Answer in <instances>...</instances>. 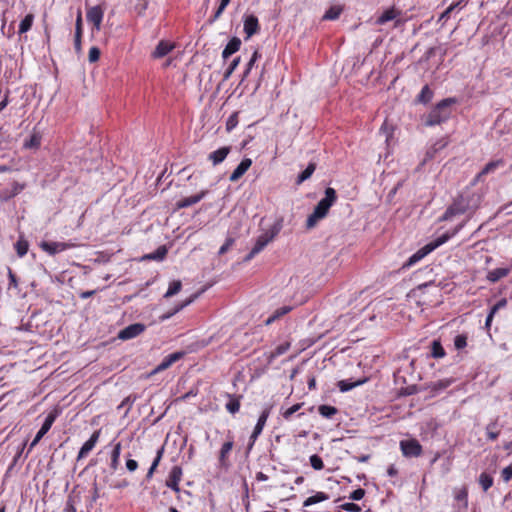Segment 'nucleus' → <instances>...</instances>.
I'll return each instance as SVG.
<instances>
[{
    "mask_svg": "<svg viewBox=\"0 0 512 512\" xmlns=\"http://www.w3.org/2000/svg\"><path fill=\"white\" fill-rule=\"evenodd\" d=\"M40 247L43 251L47 252L48 254L55 255L60 252L71 249L75 247V245L70 242L43 241L41 242Z\"/></svg>",
    "mask_w": 512,
    "mask_h": 512,
    "instance_id": "423d86ee",
    "label": "nucleus"
},
{
    "mask_svg": "<svg viewBox=\"0 0 512 512\" xmlns=\"http://www.w3.org/2000/svg\"><path fill=\"white\" fill-rule=\"evenodd\" d=\"M238 115L237 113H234L233 115H231L228 120H227V123H226V127H227V130L230 131L232 130L233 128L236 127L237 123H238Z\"/></svg>",
    "mask_w": 512,
    "mask_h": 512,
    "instance_id": "5fc2aeb1",
    "label": "nucleus"
},
{
    "mask_svg": "<svg viewBox=\"0 0 512 512\" xmlns=\"http://www.w3.org/2000/svg\"><path fill=\"white\" fill-rule=\"evenodd\" d=\"M104 12L100 6H93L88 9L86 17L88 22L92 23L97 31L100 30Z\"/></svg>",
    "mask_w": 512,
    "mask_h": 512,
    "instance_id": "ddd939ff",
    "label": "nucleus"
},
{
    "mask_svg": "<svg viewBox=\"0 0 512 512\" xmlns=\"http://www.w3.org/2000/svg\"><path fill=\"white\" fill-rule=\"evenodd\" d=\"M342 13V8L340 6H332L330 7L324 14V20H336Z\"/></svg>",
    "mask_w": 512,
    "mask_h": 512,
    "instance_id": "f704fd0d",
    "label": "nucleus"
},
{
    "mask_svg": "<svg viewBox=\"0 0 512 512\" xmlns=\"http://www.w3.org/2000/svg\"><path fill=\"white\" fill-rule=\"evenodd\" d=\"M279 231V227L273 226L271 229L265 231L260 236H258L253 248L246 255L244 261L248 262L252 260L258 253H260L268 245L269 242H271L275 238Z\"/></svg>",
    "mask_w": 512,
    "mask_h": 512,
    "instance_id": "39448f33",
    "label": "nucleus"
},
{
    "mask_svg": "<svg viewBox=\"0 0 512 512\" xmlns=\"http://www.w3.org/2000/svg\"><path fill=\"white\" fill-rule=\"evenodd\" d=\"M229 401L226 403L225 408L231 414H236L240 409L241 396L227 394Z\"/></svg>",
    "mask_w": 512,
    "mask_h": 512,
    "instance_id": "b1692460",
    "label": "nucleus"
},
{
    "mask_svg": "<svg viewBox=\"0 0 512 512\" xmlns=\"http://www.w3.org/2000/svg\"><path fill=\"white\" fill-rule=\"evenodd\" d=\"M233 243H234V239L228 238L225 241V243L220 247L218 254L219 255L225 254L230 249V247L233 245Z\"/></svg>",
    "mask_w": 512,
    "mask_h": 512,
    "instance_id": "4d7b16f0",
    "label": "nucleus"
},
{
    "mask_svg": "<svg viewBox=\"0 0 512 512\" xmlns=\"http://www.w3.org/2000/svg\"><path fill=\"white\" fill-rule=\"evenodd\" d=\"M481 201V197L478 193L471 191L462 192L459 197L453 202V204L445 212V219L456 215L463 214L466 212L474 211L478 208Z\"/></svg>",
    "mask_w": 512,
    "mask_h": 512,
    "instance_id": "f257e3e1",
    "label": "nucleus"
},
{
    "mask_svg": "<svg viewBox=\"0 0 512 512\" xmlns=\"http://www.w3.org/2000/svg\"><path fill=\"white\" fill-rule=\"evenodd\" d=\"M394 130V125L385 120L378 132L379 139L383 140L387 146H390L393 141Z\"/></svg>",
    "mask_w": 512,
    "mask_h": 512,
    "instance_id": "2eb2a0df",
    "label": "nucleus"
},
{
    "mask_svg": "<svg viewBox=\"0 0 512 512\" xmlns=\"http://www.w3.org/2000/svg\"><path fill=\"white\" fill-rule=\"evenodd\" d=\"M271 410H272V406H267L264 408V410L262 411V413L260 414L259 418H258V421L254 427V430L250 436V440H251V446L254 444V442L256 441V439L259 437V435L262 433L263 431V428L266 424V421L271 413Z\"/></svg>",
    "mask_w": 512,
    "mask_h": 512,
    "instance_id": "1a4fd4ad",
    "label": "nucleus"
},
{
    "mask_svg": "<svg viewBox=\"0 0 512 512\" xmlns=\"http://www.w3.org/2000/svg\"><path fill=\"white\" fill-rule=\"evenodd\" d=\"M315 171V165L313 163H310L307 168L298 175L297 179H296V184L297 185H300L301 183H303L304 181H306L307 179H309L311 177V175L314 173Z\"/></svg>",
    "mask_w": 512,
    "mask_h": 512,
    "instance_id": "72a5a7b5",
    "label": "nucleus"
},
{
    "mask_svg": "<svg viewBox=\"0 0 512 512\" xmlns=\"http://www.w3.org/2000/svg\"><path fill=\"white\" fill-rule=\"evenodd\" d=\"M258 58H260V54L257 50H255L247 64V66L252 69L255 62L258 60Z\"/></svg>",
    "mask_w": 512,
    "mask_h": 512,
    "instance_id": "e2e57ef3",
    "label": "nucleus"
},
{
    "mask_svg": "<svg viewBox=\"0 0 512 512\" xmlns=\"http://www.w3.org/2000/svg\"><path fill=\"white\" fill-rule=\"evenodd\" d=\"M449 239L447 234H444L434 241L426 244L424 247L420 248L413 255H411L408 260L403 264V268H410L419 261H421L425 256L434 251L436 248L444 244Z\"/></svg>",
    "mask_w": 512,
    "mask_h": 512,
    "instance_id": "20e7f679",
    "label": "nucleus"
},
{
    "mask_svg": "<svg viewBox=\"0 0 512 512\" xmlns=\"http://www.w3.org/2000/svg\"><path fill=\"white\" fill-rule=\"evenodd\" d=\"M467 345V337L465 335H457L454 339L456 349H463Z\"/></svg>",
    "mask_w": 512,
    "mask_h": 512,
    "instance_id": "8fccbe9b",
    "label": "nucleus"
},
{
    "mask_svg": "<svg viewBox=\"0 0 512 512\" xmlns=\"http://www.w3.org/2000/svg\"><path fill=\"white\" fill-rule=\"evenodd\" d=\"M319 414L324 418H332L336 413L337 409L330 405H321L318 408Z\"/></svg>",
    "mask_w": 512,
    "mask_h": 512,
    "instance_id": "ea45409f",
    "label": "nucleus"
},
{
    "mask_svg": "<svg viewBox=\"0 0 512 512\" xmlns=\"http://www.w3.org/2000/svg\"><path fill=\"white\" fill-rule=\"evenodd\" d=\"M498 162H488V164L484 167V169L477 174L476 180H478L482 175L490 173L494 171L497 167Z\"/></svg>",
    "mask_w": 512,
    "mask_h": 512,
    "instance_id": "3c124183",
    "label": "nucleus"
},
{
    "mask_svg": "<svg viewBox=\"0 0 512 512\" xmlns=\"http://www.w3.org/2000/svg\"><path fill=\"white\" fill-rule=\"evenodd\" d=\"M364 495H365V491H364V489H362V488H358V489L354 490V491L350 494L349 498H350L351 500L358 501V500H361V499L364 497Z\"/></svg>",
    "mask_w": 512,
    "mask_h": 512,
    "instance_id": "6e6d98bb",
    "label": "nucleus"
},
{
    "mask_svg": "<svg viewBox=\"0 0 512 512\" xmlns=\"http://www.w3.org/2000/svg\"><path fill=\"white\" fill-rule=\"evenodd\" d=\"M167 254V248L165 246H160L157 248L156 251L150 253V254H147L144 256L145 259H149V260H163L165 258Z\"/></svg>",
    "mask_w": 512,
    "mask_h": 512,
    "instance_id": "473e14b6",
    "label": "nucleus"
},
{
    "mask_svg": "<svg viewBox=\"0 0 512 512\" xmlns=\"http://www.w3.org/2000/svg\"><path fill=\"white\" fill-rule=\"evenodd\" d=\"M387 473L390 477H394L397 475L398 470L394 465H390L387 469Z\"/></svg>",
    "mask_w": 512,
    "mask_h": 512,
    "instance_id": "774afa93",
    "label": "nucleus"
},
{
    "mask_svg": "<svg viewBox=\"0 0 512 512\" xmlns=\"http://www.w3.org/2000/svg\"><path fill=\"white\" fill-rule=\"evenodd\" d=\"M205 195H206V192L201 191L195 195L182 198L176 202V208L183 209V208L190 207V206L200 202L205 197Z\"/></svg>",
    "mask_w": 512,
    "mask_h": 512,
    "instance_id": "f3484780",
    "label": "nucleus"
},
{
    "mask_svg": "<svg viewBox=\"0 0 512 512\" xmlns=\"http://www.w3.org/2000/svg\"><path fill=\"white\" fill-rule=\"evenodd\" d=\"M229 153V149L227 147H222L212 153H210L208 160H224Z\"/></svg>",
    "mask_w": 512,
    "mask_h": 512,
    "instance_id": "a19ab883",
    "label": "nucleus"
},
{
    "mask_svg": "<svg viewBox=\"0 0 512 512\" xmlns=\"http://www.w3.org/2000/svg\"><path fill=\"white\" fill-rule=\"evenodd\" d=\"M510 271H511V269L506 268V267H500V268L493 269L488 272L487 280L492 283H496L500 279L506 277L510 273Z\"/></svg>",
    "mask_w": 512,
    "mask_h": 512,
    "instance_id": "412c9836",
    "label": "nucleus"
},
{
    "mask_svg": "<svg viewBox=\"0 0 512 512\" xmlns=\"http://www.w3.org/2000/svg\"><path fill=\"white\" fill-rule=\"evenodd\" d=\"M182 288V283L180 280H174L169 284L168 290L164 294L165 298L172 297L176 295Z\"/></svg>",
    "mask_w": 512,
    "mask_h": 512,
    "instance_id": "e433bc0d",
    "label": "nucleus"
},
{
    "mask_svg": "<svg viewBox=\"0 0 512 512\" xmlns=\"http://www.w3.org/2000/svg\"><path fill=\"white\" fill-rule=\"evenodd\" d=\"M462 4V1L457 2L456 4L450 5L440 16V19L448 18L450 13L458 6Z\"/></svg>",
    "mask_w": 512,
    "mask_h": 512,
    "instance_id": "bf43d9fd",
    "label": "nucleus"
},
{
    "mask_svg": "<svg viewBox=\"0 0 512 512\" xmlns=\"http://www.w3.org/2000/svg\"><path fill=\"white\" fill-rule=\"evenodd\" d=\"M336 199V191L333 188H327L325 190V197L318 202L313 213L308 216L306 222L307 228H313L319 220L323 219L328 214L330 207L335 203Z\"/></svg>",
    "mask_w": 512,
    "mask_h": 512,
    "instance_id": "f03ea898",
    "label": "nucleus"
},
{
    "mask_svg": "<svg viewBox=\"0 0 512 512\" xmlns=\"http://www.w3.org/2000/svg\"><path fill=\"white\" fill-rule=\"evenodd\" d=\"M486 433L490 440H495L499 432L496 430V423H491L486 427Z\"/></svg>",
    "mask_w": 512,
    "mask_h": 512,
    "instance_id": "09e8293b",
    "label": "nucleus"
},
{
    "mask_svg": "<svg viewBox=\"0 0 512 512\" xmlns=\"http://www.w3.org/2000/svg\"><path fill=\"white\" fill-rule=\"evenodd\" d=\"M174 48V44L167 41H160L156 46L152 56L154 58H162L166 56L172 49Z\"/></svg>",
    "mask_w": 512,
    "mask_h": 512,
    "instance_id": "aec40b11",
    "label": "nucleus"
},
{
    "mask_svg": "<svg viewBox=\"0 0 512 512\" xmlns=\"http://www.w3.org/2000/svg\"><path fill=\"white\" fill-rule=\"evenodd\" d=\"M401 15V12L394 7L385 10L376 20V24L383 25L389 21L396 20L395 26H398L400 20L398 17Z\"/></svg>",
    "mask_w": 512,
    "mask_h": 512,
    "instance_id": "dca6fc26",
    "label": "nucleus"
},
{
    "mask_svg": "<svg viewBox=\"0 0 512 512\" xmlns=\"http://www.w3.org/2000/svg\"><path fill=\"white\" fill-rule=\"evenodd\" d=\"M431 355L434 358H442L445 355V351L439 341L432 342Z\"/></svg>",
    "mask_w": 512,
    "mask_h": 512,
    "instance_id": "37998d69",
    "label": "nucleus"
},
{
    "mask_svg": "<svg viewBox=\"0 0 512 512\" xmlns=\"http://www.w3.org/2000/svg\"><path fill=\"white\" fill-rule=\"evenodd\" d=\"M501 477H502L504 482H509L512 479V464L507 466V467H505L501 471Z\"/></svg>",
    "mask_w": 512,
    "mask_h": 512,
    "instance_id": "864d4df0",
    "label": "nucleus"
},
{
    "mask_svg": "<svg viewBox=\"0 0 512 512\" xmlns=\"http://www.w3.org/2000/svg\"><path fill=\"white\" fill-rule=\"evenodd\" d=\"M182 469L180 466L172 467L169 472L168 478L166 480V486L174 490L175 492H179V483L182 479Z\"/></svg>",
    "mask_w": 512,
    "mask_h": 512,
    "instance_id": "f8f14e48",
    "label": "nucleus"
},
{
    "mask_svg": "<svg viewBox=\"0 0 512 512\" xmlns=\"http://www.w3.org/2000/svg\"><path fill=\"white\" fill-rule=\"evenodd\" d=\"M75 35H82V16L79 12L75 24Z\"/></svg>",
    "mask_w": 512,
    "mask_h": 512,
    "instance_id": "052dcab7",
    "label": "nucleus"
},
{
    "mask_svg": "<svg viewBox=\"0 0 512 512\" xmlns=\"http://www.w3.org/2000/svg\"><path fill=\"white\" fill-rule=\"evenodd\" d=\"M145 325L141 323H134L131 324L124 329H122L118 333V338L121 340H130L137 336H139L141 333L145 331Z\"/></svg>",
    "mask_w": 512,
    "mask_h": 512,
    "instance_id": "9d476101",
    "label": "nucleus"
},
{
    "mask_svg": "<svg viewBox=\"0 0 512 512\" xmlns=\"http://www.w3.org/2000/svg\"><path fill=\"white\" fill-rule=\"evenodd\" d=\"M241 40L238 37H233L222 51V57L224 60L228 59L232 54L240 49Z\"/></svg>",
    "mask_w": 512,
    "mask_h": 512,
    "instance_id": "6ab92c4d",
    "label": "nucleus"
},
{
    "mask_svg": "<svg viewBox=\"0 0 512 512\" xmlns=\"http://www.w3.org/2000/svg\"><path fill=\"white\" fill-rule=\"evenodd\" d=\"M41 136L38 133H33L28 140L24 142V147L28 149L38 148L40 146Z\"/></svg>",
    "mask_w": 512,
    "mask_h": 512,
    "instance_id": "58836bf2",
    "label": "nucleus"
},
{
    "mask_svg": "<svg viewBox=\"0 0 512 512\" xmlns=\"http://www.w3.org/2000/svg\"><path fill=\"white\" fill-rule=\"evenodd\" d=\"M310 464L315 470H321L324 467L321 457L317 454L310 456Z\"/></svg>",
    "mask_w": 512,
    "mask_h": 512,
    "instance_id": "a18cd8bd",
    "label": "nucleus"
},
{
    "mask_svg": "<svg viewBox=\"0 0 512 512\" xmlns=\"http://www.w3.org/2000/svg\"><path fill=\"white\" fill-rule=\"evenodd\" d=\"M121 448H122L121 442H117V443L113 444V449L111 451V462H110V469L112 472H115L119 467Z\"/></svg>",
    "mask_w": 512,
    "mask_h": 512,
    "instance_id": "4be33fe9",
    "label": "nucleus"
},
{
    "mask_svg": "<svg viewBox=\"0 0 512 512\" xmlns=\"http://www.w3.org/2000/svg\"><path fill=\"white\" fill-rule=\"evenodd\" d=\"M252 162H240V164L237 166V168L233 171V173L230 175L229 179L232 182L237 181L240 179L245 172L249 169Z\"/></svg>",
    "mask_w": 512,
    "mask_h": 512,
    "instance_id": "393cba45",
    "label": "nucleus"
},
{
    "mask_svg": "<svg viewBox=\"0 0 512 512\" xmlns=\"http://www.w3.org/2000/svg\"><path fill=\"white\" fill-rule=\"evenodd\" d=\"M55 419L56 413L54 412H51L46 416L44 423L42 424L40 430L37 432L35 438L30 444L29 451H31L32 448L35 447L38 444V442L44 437V435L50 430Z\"/></svg>",
    "mask_w": 512,
    "mask_h": 512,
    "instance_id": "6e6552de",
    "label": "nucleus"
},
{
    "mask_svg": "<svg viewBox=\"0 0 512 512\" xmlns=\"http://www.w3.org/2000/svg\"><path fill=\"white\" fill-rule=\"evenodd\" d=\"M290 348V343L289 342H284L280 345H278L274 351H272L270 353V355L268 356V360L269 362H272L275 358H277L278 356L280 355H283L284 353H286L288 351V349Z\"/></svg>",
    "mask_w": 512,
    "mask_h": 512,
    "instance_id": "7c9ffc66",
    "label": "nucleus"
},
{
    "mask_svg": "<svg viewBox=\"0 0 512 512\" xmlns=\"http://www.w3.org/2000/svg\"><path fill=\"white\" fill-rule=\"evenodd\" d=\"M16 253L19 257H23L27 254L29 243L27 240H25L22 236L19 237L17 242L14 245Z\"/></svg>",
    "mask_w": 512,
    "mask_h": 512,
    "instance_id": "c85d7f7f",
    "label": "nucleus"
},
{
    "mask_svg": "<svg viewBox=\"0 0 512 512\" xmlns=\"http://www.w3.org/2000/svg\"><path fill=\"white\" fill-rule=\"evenodd\" d=\"M34 16L32 14H27L24 19L20 22L19 25V33L23 34L26 33L31 29V26L33 24Z\"/></svg>",
    "mask_w": 512,
    "mask_h": 512,
    "instance_id": "c9c22d12",
    "label": "nucleus"
},
{
    "mask_svg": "<svg viewBox=\"0 0 512 512\" xmlns=\"http://www.w3.org/2000/svg\"><path fill=\"white\" fill-rule=\"evenodd\" d=\"M329 499V495L324 492H317L316 494L308 497L304 502V507L312 506L316 503L323 502Z\"/></svg>",
    "mask_w": 512,
    "mask_h": 512,
    "instance_id": "bb28decb",
    "label": "nucleus"
},
{
    "mask_svg": "<svg viewBox=\"0 0 512 512\" xmlns=\"http://www.w3.org/2000/svg\"><path fill=\"white\" fill-rule=\"evenodd\" d=\"M455 102V99L448 98L438 103L436 107L427 115L425 119V125L435 126L447 121L452 114L451 105Z\"/></svg>",
    "mask_w": 512,
    "mask_h": 512,
    "instance_id": "7ed1b4c3",
    "label": "nucleus"
},
{
    "mask_svg": "<svg viewBox=\"0 0 512 512\" xmlns=\"http://www.w3.org/2000/svg\"><path fill=\"white\" fill-rule=\"evenodd\" d=\"M340 508L348 512L360 511V507L355 503H344L340 506Z\"/></svg>",
    "mask_w": 512,
    "mask_h": 512,
    "instance_id": "13d9d810",
    "label": "nucleus"
},
{
    "mask_svg": "<svg viewBox=\"0 0 512 512\" xmlns=\"http://www.w3.org/2000/svg\"><path fill=\"white\" fill-rule=\"evenodd\" d=\"M400 448L405 457H419L422 454V446L416 439L402 440Z\"/></svg>",
    "mask_w": 512,
    "mask_h": 512,
    "instance_id": "0eeeda50",
    "label": "nucleus"
},
{
    "mask_svg": "<svg viewBox=\"0 0 512 512\" xmlns=\"http://www.w3.org/2000/svg\"><path fill=\"white\" fill-rule=\"evenodd\" d=\"M259 30L258 18L254 15H249L244 20V32L247 38H250L256 34Z\"/></svg>",
    "mask_w": 512,
    "mask_h": 512,
    "instance_id": "a211bd4d",
    "label": "nucleus"
},
{
    "mask_svg": "<svg viewBox=\"0 0 512 512\" xmlns=\"http://www.w3.org/2000/svg\"><path fill=\"white\" fill-rule=\"evenodd\" d=\"M240 63V57H236L232 60V62L230 63L229 67L227 68V70L225 71L224 73V77L223 79L226 81L230 78V76L232 75V73L235 71V69L238 67Z\"/></svg>",
    "mask_w": 512,
    "mask_h": 512,
    "instance_id": "c03bdc74",
    "label": "nucleus"
},
{
    "mask_svg": "<svg viewBox=\"0 0 512 512\" xmlns=\"http://www.w3.org/2000/svg\"><path fill=\"white\" fill-rule=\"evenodd\" d=\"M230 1L231 0H221L218 9L216 10L215 14L210 20L211 22L216 21L222 15L223 11L225 10Z\"/></svg>",
    "mask_w": 512,
    "mask_h": 512,
    "instance_id": "49530a36",
    "label": "nucleus"
},
{
    "mask_svg": "<svg viewBox=\"0 0 512 512\" xmlns=\"http://www.w3.org/2000/svg\"><path fill=\"white\" fill-rule=\"evenodd\" d=\"M366 380H358L356 382H350L349 380H341L338 382L337 386L341 392H347L353 389L356 386L363 384Z\"/></svg>",
    "mask_w": 512,
    "mask_h": 512,
    "instance_id": "2f4dec72",
    "label": "nucleus"
},
{
    "mask_svg": "<svg viewBox=\"0 0 512 512\" xmlns=\"http://www.w3.org/2000/svg\"><path fill=\"white\" fill-rule=\"evenodd\" d=\"M184 356L183 352H174L172 354H169L166 356L160 364H158L155 369L152 371V374L159 373L161 371H164L168 369L172 364H174L176 361L180 360Z\"/></svg>",
    "mask_w": 512,
    "mask_h": 512,
    "instance_id": "4468645a",
    "label": "nucleus"
},
{
    "mask_svg": "<svg viewBox=\"0 0 512 512\" xmlns=\"http://www.w3.org/2000/svg\"><path fill=\"white\" fill-rule=\"evenodd\" d=\"M100 437V430H96L93 432V434L90 436V438L82 445L80 448L78 455H77V461L85 458L95 447Z\"/></svg>",
    "mask_w": 512,
    "mask_h": 512,
    "instance_id": "9b49d317",
    "label": "nucleus"
},
{
    "mask_svg": "<svg viewBox=\"0 0 512 512\" xmlns=\"http://www.w3.org/2000/svg\"><path fill=\"white\" fill-rule=\"evenodd\" d=\"M100 50L97 47H91L88 53V59L91 63L98 61Z\"/></svg>",
    "mask_w": 512,
    "mask_h": 512,
    "instance_id": "603ef678",
    "label": "nucleus"
},
{
    "mask_svg": "<svg viewBox=\"0 0 512 512\" xmlns=\"http://www.w3.org/2000/svg\"><path fill=\"white\" fill-rule=\"evenodd\" d=\"M196 297H197V295H192L189 299H187L184 302H182L181 304L177 305L171 312L163 315L161 317L162 320L169 319L170 317H172L173 315H175L176 313L181 311L183 308H185L186 306L191 304L196 299Z\"/></svg>",
    "mask_w": 512,
    "mask_h": 512,
    "instance_id": "c756f323",
    "label": "nucleus"
},
{
    "mask_svg": "<svg viewBox=\"0 0 512 512\" xmlns=\"http://www.w3.org/2000/svg\"><path fill=\"white\" fill-rule=\"evenodd\" d=\"M161 457H162V449H161V450H159V451L157 452V456H156V458L154 459V461L152 462L151 467H154V468L156 469V468H157V466L159 465V462H160V460H161Z\"/></svg>",
    "mask_w": 512,
    "mask_h": 512,
    "instance_id": "338daca9",
    "label": "nucleus"
},
{
    "mask_svg": "<svg viewBox=\"0 0 512 512\" xmlns=\"http://www.w3.org/2000/svg\"><path fill=\"white\" fill-rule=\"evenodd\" d=\"M479 484L481 485L483 491H487L493 485V478L491 475L483 472L479 476Z\"/></svg>",
    "mask_w": 512,
    "mask_h": 512,
    "instance_id": "4c0bfd02",
    "label": "nucleus"
},
{
    "mask_svg": "<svg viewBox=\"0 0 512 512\" xmlns=\"http://www.w3.org/2000/svg\"><path fill=\"white\" fill-rule=\"evenodd\" d=\"M233 445H234V442H233L232 438L229 439L228 441H226L222 445L221 450H220V455H219V462L221 465H223V466L226 465V459H227L229 453L231 452Z\"/></svg>",
    "mask_w": 512,
    "mask_h": 512,
    "instance_id": "cd10ccee",
    "label": "nucleus"
},
{
    "mask_svg": "<svg viewBox=\"0 0 512 512\" xmlns=\"http://www.w3.org/2000/svg\"><path fill=\"white\" fill-rule=\"evenodd\" d=\"M291 311L290 306H283L278 309H276L266 320L265 324L270 325L276 320L280 319L282 316L286 315L288 312Z\"/></svg>",
    "mask_w": 512,
    "mask_h": 512,
    "instance_id": "a878e982",
    "label": "nucleus"
},
{
    "mask_svg": "<svg viewBox=\"0 0 512 512\" xmlns=\"http://www.w3.org/2000/svg\"><path fill=\"white\" fill-rule=\"evenodd\" d=\"M302 404L298 403V404H295L293 405L292 407L286 409L285 411L282 412V416L285 420H290V418L292 417V415L294 413H296L300 408H301Z\"/></svg>",
    "mask_w": 512,
    "mask_h": 512,
    "instance_id": "de8ad7c7",
    "label": "nucleus"
},
{
    "mask_svg": "<svg viewBox=\"0 0 512 512\" xmlns=\"http://www.w3.org/2000/svg\"><path fill=\"white\" fill-rule=\"evenodd\" d=\"M447 142L444 140H439L436 143H434L431 147L427 149L426 155L428 158H436L441 157V151L446 147Z\"/></svg>",
    "mask_w": 512,
    "mask_h": 512,
    "instance_id": "5701e85b",
    "label": "nucleus"
},
{
    "mask_svg": "<svg viewBox=\"0 0 512 512\" xmlns=\"http://www.w3.org/2000/svg\"><path fill=\"white\" fill-rule=\"evenodd\" d=\"M126 468L129 472H134L138 468V463L134 459H127L126 460Z\"/></svg>",
    "mask_w": 512,
    "mask_h": 512,
    "instance_id": "680f3d73",
    "label": "nucleus"
},
{
    "mask_svg": "<svg viewBox=\"0 0 512 512\" xmlns=\"http://www.w3.org/2000/svg\"><path fill=\"white\" fill-rule=\"evenodd\" d=\"M432 97L433 92L431 91L428 85H425L418 96V100L422 103H427L432 99Z\"/></svg>",
    "mask_w": 512,
    "mask_h": 512,
    "instance_id": "79ce46f5",
    "label": "nucleus"
},
{
    "mask_svg": "<svg viewBox=\"0 0 512 512\" xmlns=\"http://www.w3.org/2000/svg\"><path fill=\"white\" fill-rule=\"evenodd\" d=\"M63 512H76V508L74 506V503L71 499H69L67 502H66V505L63 509Z\"/></svg>",
    "mask_w": 512,
    "mask_h": 512,
    "instance_id": "0e129e2a",
    "label": "nucleus"
},
{
    "mask_svg": "<svg viewBox=\"0 0 512 512\" xmlns=\"http://www.w3.org/2000/svg\"><path fill=\"white\" fill-rule=\"evenodd\" d=\"M81 37L82 35H75L74 46L77 52L81 50Z\"/></svg>",
    "mask_w": 512,
    "mask_h": 512,
    "instance_id": "69168bd1",
    "label": "nucleus"
}]
</instances>
